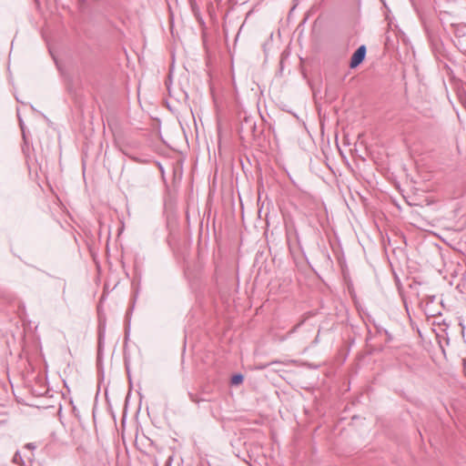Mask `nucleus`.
<instances>
[{
    "label": "nucleus",
    "instance_id": "nucleus-8",
    "mask_svg": "<svg viewBox=\"0 0 466 466\" xmlns=\"http://www.w3.org/2000/svg\"><path fill=\"white\" fill-rule=\"evenodd\" d=\"M101 338H102V335L101 333L99 334V345L101 344Z\"/></svg>",
    "mask_w": 466,
    "mask_h": 466
},
{
    "label": "nucleus",
    "instance_id": "nucleus-2",
    "mask_svg": "<svg viewBox=\"0 0 466 466\" xmlns=\"http://www.w3.org/2000/svg\"><path fill=\"white\" fill-rule=\"evenodd\" d=\"M454 27V34L457 36H463L466 35V25H452Z\"/></svg>",
    "mask_w": 466,
    "mask_h": 466
},
{
    "label": "nucleus",
    "instance_id": "nucleus-6",
    "mask_svg": "<svg viewBox=\"0 0 466 466\" xmlns=\"http://www.w3.org/2000/svg\"><path fill=\"white\" fill-rule=\"evenodd\" d=\"M190 400L194 402L198 403L200 400L193 394H189Z\"/></svg>",
    "mask_w": 466,
    "mask_h": 466
},
{
    "label": "nucleus",
    "instance_id": "nucleus-1",
    "mask_svg": "<svg viewBox=\"0 0 466 466\" xmlns=\"http://www.w3.org/2000/svg\"><path fill=\"white\" fill-rule=\"evenodd\" d=\"M366 52H367V49H366V46H360L352 55L351 56V59H350V66L351 68H355L357 67L359 65H360L363 60L365 59V56H366Z\"/></svg>",
    "mask_w": 466,
    "mask_h": 466
},
{
    "label": "nucleus",
    "instance_id": "nucleus-3",
    "mask_svg": "<svg viewBox=\"0 0 466 466\" xmlns=\"http://www.w3.org/2000/svg\"><path fill=\"white\" fill-rule=\"evenodd\" d=\"M244 377L241 374H235L231 378L232 385H238L243 382Z\"/></svg>",
    "mask_w": 466,
    "mask_h": 466
},
{
    "label": "nucleus",
    "instance_id": "nucleus-5",
    "mask_svg": "<svg viewBox=\"0 0 466 466\" xmlns=\"http://www.w3.org/2000/svg\"><path fill=\"white\" fill-rule=\"evenodd\" d=\"M13 461L15 463H19L20 461H22V456L18 451L15 452V454L14 455Z\"/></svg>",
    "mask_w": 466,
    "mask_h": 466
},
{
    "label": "nucleus",
    "instance_id": "nucleus-7",
    "mask_svg": "<svg viewBox=\"0 0 466 466\" xmlns=\"http://www.w3.org/2000/svg\"><path fill=\"white\" fill-rule=\"evenodd\" d=\"M25 447H26L27 449H30V450H33V449H35V446L33 443H27V444L25 445Z\"/></svg>",
    "mask_w": 466,
    "mask_h": 466
},
{
    "label": "nucleus",
    "instance_id": "nucleus-4",
    "mask_svg": "<svg viewBox=\"0 0 466 466\" xmlns=\"http://www.w3.org/2000/svg\"><path fill=\"white\" fill-rule=\"evenodd\" d=\"M303 323V320H301L300 322H299L297 325H295L289 332H288V336L293 334L294 332H296L298 330V329L302 325Z\"/></svg>",
    "mask_w": 466,
    "mask_h": 466
}]
</instances>
